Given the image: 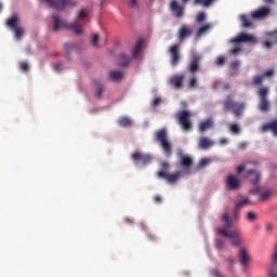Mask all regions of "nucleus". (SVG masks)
Returning <instances> with one entry per match:
<instances>
[{
  "instance_id": "1",
  "label": "nucleus",
  "mask_w": 277,
  "mask_h": 277,
  "mask_svg": "<svg viewBox=\"0 0 277 277\" xmlns=\"http://www.w3.org/2000/svg\"><path fill=\"white\" fill-rule=\"evenodd\" d=\"M53 21V31H60V29H70L76 34V36H81L83 34V24L80 22H72L68 24L66 19H63L58 15L51 16Z\"/></svg>"
},
{
  "instance_id": "2",
  "label": "nucleus",
  "mask_w": 277,
  "mask_h": 277,
  "mask_svg": "<svg viewBox=\"0 0 277 277\" xmlns=\"http://www.w3.org/2000/svg\"><path fill=\"white\" fill-rule=\"evenodd\" d=\"M155 142L160 145L162 153L167 158L172 157V142L168 137V130L166 128H161L155 132Z\"/></svg>"
},
{
  "instance_id": "3",
  "label": "nucleus",
  "mask_w": 277,
  "mask_h": 277,
  "mask_svg": "<svg viewBox=\"0 0 277 277\" xmlns=\"http://www.w3.org/2000/svg\"><path fill=\"white\" fill-rule=\"evenodd\" d=\"M256 94L260 98V103L258 104V109L263 113H267L272 107L269 103V87H260L256 91Z\"/></svg>"
},
{
  "instance_id": "4",
  "label": "nucleus",
  "mask_w": 277,
  "mask_h": 277,
  "mask_svg": "<svg viewBox=\"0 0 277 277\" xmlns=\"http://www.w3.org/2000/svg\"><path fill=\"white\" fill-rule=\"evenodd\" d=\"M230 109L233 110L234 116H236V118H239L240 116H242L243 110L246 109V103H238L233 100H226L223 103V110L230 111Z\"/></svg>"
},
{
  "instance_id": "5",
  "label": "nucleus",
  "mask_w": 277,
  "mask_h": 277,
  "mask_svg": "<svg viewBox=\"0 0 277 277\" xmlns=\"http://www.w3.org/2000/svg\"><path fill=\"white\" fill-rule=\"evenodd\" d=\"M21 18H18L17 15L11 16L6 21V27L12 29L13 34L15 35L16 40H21V37L25 35V29L23 27H19Z\"/></svg>"
},
{
  "instance_id": "6",
  "label": "nucleus",
  "mask_w": 277,
  "mask_h": 277,
  "mask_svg": "<svg viewBox=\"0 0 277 277\" xmlns=\"http://www.w3.org/2000/svg\"><path fill=\"white\" fill-rule=\"evenodd\" d=\"M216 233L221 235V237H228L232 239V246H235L236 248L241 246V235L238 230H226L224 227L216 228Z\"/></svg>"
},
{
  "instance_id": "7",
  "label": "nucleus",
  "mask_w": 277,
  "mask_h": 277,
  "mask_svg": "<svg viewBox=\"0 0 277 277\" xmlns=\"http://www.w3.org/2000/svg\"><path fill=\"white\" fill-rule=\"evenodd\" d=\"M179 124L182 127L183 131H192V113L189 110H182L176 114Z\"/></svg>"
},
{
  "instance_id": "8",
  "label": "nucleus",
  "mask_w": 277,
  "mask_h": 277,
  "mask_svg": "<svg viewBox=\"0 0 277 277\" xmlns=\"http://www.w3.org/2000/svg\"><path fill=\"white\" fill-rule=\"evenodd\" d=\"M169 54H170V62L171 66L176 67L179 66V63L181 62V45L173 44L169 48Z\"/></svg>"
},
{
  "instance_id": "9",
  "label": "nucleus",
  "mask_w": 277,
  "mask_h": 277,
  "mask_svg": "<svg viewBox=\"0 0 277 277\" xmlns=\"http://www.w3.org/2000/svg\"><path fill=\"white\" fill-rule=\"evenodd\" d=\"M200 62H202L201 54L193 53L190 56V62L187 66V70L193 74L198 72V70H200Z\"/></svg>"
},
{
  "instance_id": "10",
  "label": "nucleus",
  "mask_w": 277,
  "mask_h": 277,
  "mask_svg": "<svg viewBox=\"0 0 277 277\" xmlns=\"http://www.w3.org/2000/svg\"><path fill=\"white\" fill-rule=\"evenodd\" d=\"M132 160L134 161V163H136V166H140V163L142 166H148V163H150V161H153V156L148 155V154H142L140 151H136V153L132 154Z\"/></svg>"
},
{
  "instance_id": "11",
  "label": "nucleus",
  "mask_w": 277,
  "mask_h": 277,
  "mask_svg": "<svg viewBox=\"0 0 277 277\" xmlns=\"http://www.w3.org/2000/svg\"><path fill=\"white\" fill-rule=\"evenodd\" d=\"M75 5H77V3H75L72 0H52V2H50L49 8H53V10H66V8H75Z\"/></svg>"
},
{
  "instance_id": "12",
  "label": "nucleus",
  "mask_w": 277,
  "mask_h": 277,
  "mask_svg": "<svg viewBox=\"0 0 277 277\" xmlns=\"http://www.w3.org/2000/svg\"><path fill=\"white\" fill-rule=\"evenodd\" d=\"M177 157L180 158V166H182L187 174H189V170L192 169V166H194V159L190 156L183 154L182 150L177 151Z\"/></svg>"
},
{
  "instance_id": "13",
  "label": "nucleus",
  "mask_w": 277,
  "mask_h": 277,
  "mask_svg": "<svg viewBox=\"0 0 277 277\" xmlns=\"http://www.w3.org/2000/svg\"><path fill=\"white\" fill-rule=\"evenodd\" d=\"M169 10L172 12L175 18H183L185 16V5L179 4V1L172 0Z\"/></svg>"
},
{
  "instance_id": "14",
  "label": "nucleus",
  "mask_w": 277,
  "mask_h": 277,
  "mask_svg": "<svg viewBox=\"0 0 277 277\" xmlns=\"http://www.w3.org/2000/svg\"><path fill=\"white\" fill-rule=\"evenodd\" d=\"M233 44H239L241 42H250L251 44H256V37L250 34L241 32L237 37L230 40Z\"/></svg>"
},
{
  "instance_id": "15",
  "label": "nucleus",
  "mask_w": 277,
  "mask_h": 277,
  "mask_svg": "<svg viewBox=\"0 0 277 277\" xmlns=\"http://www.w3.org/2000/svg\"><path fill=\"white\" fill-rule=\"evenodd\" d=\"M271 15L272 9L267 6H261L251 13L252 18H254L255 21H264V18H267Z\"/></svg>"
},
{
  "instance_id": "16",
  "label": "nucleus",
  "mask_w": 277,
  "mask_h": 277,
  "mask_svg": "<svg viewBox=\"0 0 277 277\" xmlns=\"http://www.w3.org/2000/svg\"><path fill=\"white\" fill-rule=\"evenodd\" d=\"M158 176H159V179H166V181H168V183H170L172 185V184L176 183V181H179V179H181V172L168 174L163 171H159Z\"/></svg>"
},
{
  "instance_id": "17",
  "label": "nucleus",
  "mask_w": 277,
  "mask_h": 277,
  "mask_svg": "<svg viewBox=\"0 0 277 277\" xmlns=\"http://www.w3.org/2000/svg\"><path fill=\"white\" fill-rule=\"evenodd\" d=\"M238 259L242 267H248V265H250V253H248V250L240 249Z\"/></svg>"
},
{
  "instance_id": "18",
  "label": "nucleus",
  "mask_w": 277,
  "mask_h": 277,
  "mask_svg": "<svg viewBox=\"0 0 277 277\" xmlns=\"http://www.w3.org/2000/svg\"><path fill=\"white\" fill-rule=\"evenodd\" d=\"M194 34V30L189 28L187 25H183L179 30V40L183 42V40H186V38H189Z\"/></svg>"
},
{
  "instance_id": "19",
  "label": "nucleus",
  "mask_w": 277,
  "mask_h": 277,
  "mask_svg": "<svg viewBox=\"0 0 277 277\" xmlns=\"http://www.w3.org/2000/svg\"><path fill=\"white\" fill-rule=\"evenodd\" d=\"M262 131H271V133H273L274 137H277V119L271 121V122H267V123H264L262 126Z\"/></svg>"
},
{
  "instance_id": "20",
  "label": "nucleus",
  "mask_w": 277,
  "mask_h": 277,
  "mask_svg": "<svg viewBox=\"0 0 277 277\" xmlns=\"http://www.w3.org/2000/svg\"><path fill=\"white\" fill-rule=\"evenodd\" d=\"M228 189L237 190L240 187L239 180L235 175H228L226 180Z\"/></svg>"
},
{
  "instance_id": "21",
  "label": "nucleus",
  "mask_w": 277,
  "mask_h": 277,
  "mask_svg": "<svg viewBox=\"0 0 277 277\" xmlns=\"http://www.w3.org/2000/svg\"><path fill=\"white\" fill-rule=\"evenodd\" d=\"M184 79H185V75H183V74L176 75L170 79V83H171V85H174V88H176L177 90H181V88H183Z\"/></svg>"
},
{
  "instance_id": "22",
  "label": "nucleus",
  "mask_w": 277,
  "mask_h": 277,
  "mask_svg": "<svg viewBox=\"0 0 277 277\" xmlns=\"http://www.w3.org/2000/svg\"><path fill=\"white\" fill-rule=\"evenodd\" d=\"M209 129H213V119L209 118L199 123L198 131L200 133H205V131H209Z\"/></svg>"
},
{
  "instance_id": "23",
  "label": "nucleus",
  "mask_w": 277,
  "mask_h": 277,
  "mask_svg": "<svg viewBox=\"0 0 277 277\" xmlns=\"http://www.w3.org/2000/svg\"><path fill=\"white\" fill-rule=\"evenodd\" d=\"M213 141H211L209 137L207 136H202L199 140V148H201L202 150H207L208 148H211V146H213Z\"/></svg>"
},
{
  "instance_id": "24",
  "label": "nucleus",
  "mask_w": 277,
  "mask_h": 277,
  "mask_svg": "<svg viewBox=\"0 0 277 277\" xmlns=\"http://www.w3.org/2000/svg\"><path fill=\"white\" fill-rule=\"evenodd\" d=\"M252 185H256L261 181V173L256 171H248Z\"/></svg>"
},
{
  "instance_id": "25",
  "label": "nucleus",
  "mask_w": 277,
  "mask_h": 277,
  "mask_svg": "<svg viewBox=\"0 0 277 277\" xmlns=\"http://www.w3.org/2000/svg\"><path fill=\"white\" fill-rule=\"evenodd\" d=\"M252 202L250 201V198L245 197L243 199H240L236 202V211H239L242 207H249Z\"/></svg>"
},
{
  "instance_id": "26",
  "label": "nucleus",
  "mask_w": 277,
  "mask_h": 277,
  "mask_svg": "<svg viewBox=\"0 0 277 277\" xmlns=\"http://www.w3.org/2000/svg\"><path fill=\"white\" fill-rule=\"evenodd\" d=\"M144 44V40L138 39L134 48L132 49V56L137 57L140 55V51H142V47Z\"/></svg>"
},
{
  "instance_id": "27",
  "label": "nucleus",
  "mask_w": 277,
  "mask_h": 277,
  "mask_svg": "<svg viewBox=\"0 0 277 277\" xmlns=\"http://www.w3.org/2000/svg\"><path fill=\"white\" fill-rule=\"evenodd\" d=\"M211 27H213L211 24H206V25L201 26L196 31V38H200V37L205 36V34H207V31H209L211 29Z\"/></svg>"
},
{
  "instance_id": "28",
  "label": "nucleus",
  "mask_w": 277,
  "mask_h": 277,
  "mask_svg": "<svg viewBox=\"0 0 277 277\" xmlns=\"http://www.w3.org/2000/svg\"><path fill=\"white\" fill-rule=\"evenodd\" d=\"M122 77H124V74H122V71H110L109 72V79H111V81H120L122 79Z\"/></svg>"
},
{
  "instance_id": "29",
  "label": "nucleus",
  "mask_w": 277,
  "mask_h": 277,
  "mask_svg": "<svg viewBox=\"0 0 277 277\" xmlns=\"http://www.w3.org/2000/svg\"><path fill=\"white\" fill-rule=\"evenodd\" d=\"M118 124L120 127H132L133 124V121L128 118V117H121L119 120H118Z\"/></svg>"
},
{
  "instance_id": "30",
  "label": "nucleus",
  "mask_w": 277,
  "mask_h": 277,
  "mask_svg": "<svg viewBox=\"0 0 277 277\" xmlns=\"http://www.w3.org/2000/svg\"><path fill=\"white\" fill-rule=\"evenodd\" d=\"M130 62H131V56H127L126 54H120L119 55L120 66H129Z\"/></svg>"
},
{
  "instance_id": "31",
  "label": "nucleus",
  "mask_w": 277,
  "mask_h": 277,
  "mask_svg": "<svg viewBox=\"0 0 277 277\" xmlns=\"http://www.w3.org/2000/svg\"><path fill=\"white\" fill-rule=\"evenodd\" d=\"M215 0H194V5H203V8H210Z\"/></svg>"
},
{
  "instance_id": "32",
  "label": "nucleus",
  "mask_w": 277,
  "mask_h": 277,
  "mask_svg": "<svg viewBox=\"0 0 277 277\" xmlns=\"http://www.w3.org/2000/svg\"><path fill=\"white\" fill-rule=\"evenodd\" d=\"M240 22L242 27H252V22L250 21V18L248 17V15H240Z\"/></svg>"
},
{
  "instance_id": "33",
  "label": "nucleus",
  "mask_w": 277,
  "mask_h": 277,
  "mask_svg": "<svg viewBox=\"0 0 277 277\" xmlns=\"http://www.w3.org/2000/svg\"><path fill=\"white\" fill-rule=\"evenodd\" d=\"M266 38L271 42L277 44V29L274 31L266 32Z\"/></svg>"
},
{
  "instance_id": "34",
  "label": "nucleus",
  "mask_w": 277,
  "mask_h": 277,
  "mask_svg": "<svg viewBox=\"0 0 277 277\" xmlns=\"http://www.w3.org/2000/svg\"><path fill=\"white\" fill-rule=\"evenodd\" d=\"M263 77V75L254 76L252 79V85H263V81H265V78Z\"/></svg>"
},
{
  "instance_id": "35",
  "label": "nucleus",
  "mask_w": 277,
  "mask_h": 277,
  "mask_svg": "<svg viewBox=\"0 0 277 277\" xmlns=\"http://www.w3.org/2000/svg\"><path fill=\"white\" fill-rule=\"evenodd\" d=\"M103 92H105V87H103V84L101 82H97L96 83V93H95L96 98H102Z\"/></svg>"
},
{
  "instance_id": "36",
  "label": "nucleus",
  "mask_w": 277,
  "mask_h": 277,
  "mask_svg": "<svg viewBox=\"0 0 277 277\" xmlns=\"http://www.w3.org/2000/svg\"><path fill=\"white\" fill-rule=\"evenodd\" d=\"M222 220L224 221L225 230L226 228H230V226H233V222L230 221L228 214H223Z\"/></svg>"
},
{
  "instance_id": "37",
  "label": "nucleus",
  "mask_w": 277,
  "mask_h": 277,
  "mask_svg": "<svg viewBox=\"0 0 277 277\" xmlns=\"http://www.w3.org/2000/svg\"><path fill=\"white\" fill-rule=\"evenodd\" d=\"M272 198V190H265L264 193L260 194V200L265 202V200H269Z\"/></svg>"
},
{
  "instance_id": "38",
  "label": "nucleus",
  "mask_w": 277,
  "mask_h": 277,
  "mask_svg": "<svg viewBox=\"0 0 277 277\" xmlns=\"http://www.w3.org/2000/svg\"><path fill=\"white\" fill-rule=\"evenodd\" d=\"M258 217L256 213L252 211L247 212L246 220H248V222H256Z\"/></svg>"
},
{
  "instance_id": "39",
  "label": "nucleus",
  "mask_w": 277,
  "mask_h": 277,
  "mask_svg": "<svg viewBox=\"0 0 277 277\" xmlns=\"http://www.w3.org/2000/svg\"><path fill=\"white\" fill-rule=\"evenodd\" d=\"M269 277H277V264L272 263L271 268L268 271Z\"/></svg>"
},
{
  "instance_id": "40",
  "label": "nucleus",
  "mask_w": 277,
  "mask_h": 277,
  "mask_svg": "<svg viewBox=\"0 0 277 277\" xmlns=\"http://www.w3.org/2000/svg\"><path fill=\"white\" fill-rule=\"evenodd\" d=\"M229 131L232 132V133H241V128H239V124H237V123H230L229 124Z\"/></svg>"
},
{
  "instance_id": "41",
  "label": "nucleus",
  "mask_w": 277,
  "mask_h": 277,
  "mask_svg": "<svg viewBox=\"0 0 277 277\" xmlns=\"http://www.w3.org/2000/svg\"><path fill=\"white\" fill-rule=\"evenodd\" d=\"M214 246L216 250H224L225 242L222 239H216Z\"/></svg>"
},
{
  "instance_id": "42",
  "label": "nucleus",
  "mask_w": 277,
  "mask_h": 277,
  "mask_svg": "<svg viewBox=\"0 0 277 277\" xmlns=\"http://www.w3.org/2000/svg\"><path fill=\"white\" fill-rule=\"evenodd\" d=\"M188 88H198V79L196 77L188 80Z\"/></svg>"
},
{
  "instance_id": "43",
  "label": "nucleus",
  "mask_w": 277,
  "mask_h": 277,
  "mask_svg": "<svg viewBox=\"0 0 277 277\" xmlns=\"http://www.w3.org/2000/svg\"><path fill=\"white\" fill-rule=\"evenodd\" d=\"M209 163H211V159L209 158H202L199 161L198 168H206V166H209Z\"/></svg>"
},
{
  "instance_id": "44",
  "label": "nucleus",
  "mask_w": 277,
  "mask_h": 277,
  "mask_svg": "<svg viewBox=\"0 0 277 277\" xmlns=\"http://www.w3.org/2000/svg\"><path fill=\"white\" fill-rule=\"evenodd\" d=\"M206 19L207 14L205 12H200L196 17L197 23H205Z\"/></svg>"
},
{
  "instance_id": "45",
  "label": "nucleus",
  "mask_w": 277,
  "mask_h": 277,
  "mask_svg": "<svg viewBox=\"0 0 277 277\" xmlns=\"http://www.w3.org/2000/svg\"><path fill=\"white\" fill-rule=\"evenodd\" d=\"M274 42L269 41V39L263 41L262 45L264 49H267V51H271L272 47H274Z\"/></svg>"
},
{
  "instance_id": "46",
  "label": "nucleus",
  "mask_w": 277,
  "mask_h": 277,
  "mask_svg": "<svg viewBox=\"0 0 277 277\" xmlns=\"http://www.w3.org/2000/svg\"><path fill=\"white\" fill-rule=\"evenodd\" d=\"M88 17V12H85V10H80L78 12V15H77V18L78 21H83V18H87Z\"/></svg>"
},
{
  "instance_id": "47",
  "label": "nucleus",
  "mask_w": 277,
  "mask_h": 277,
  "mask_svg": "<svg viewBox=\"0 0 277 277\" xmlns=\"http://www.w3.org/2000/svg\"><path fill=\"white\" fill-rule=\"evenodd\" d=\"M239 66H241V63L239 61H233L229 64L230 70H237L239 68Z\"/></svg>"
},
{
  "instance_id": "48",
  "label": "nucleus",
  "mask_w": 277,
  "mask_h": 277,
  "mask_svg": "<svg viewBox=\"0 0 277 277\" xmlns=\"http://www.w3.org/2000/svg\"><path fill=\"white\" fill-rule=\"evenodd\" d=\"M19 68L23 70V72H28L29 71V64L27 62H21L19 63Z\"/></svg>"
},
{
  "instance_id": "49",
  "label": "nucleus",
  "mask_w": 277,
  "mask_h": 277,
  "mask_svg": "<svg viewBox=\"0 0 277 277\" xmlns=\"http://www.w3.org/2000/svg\"><path fill=\"white\" fill-rule=\"evenodd\" d=\"M98 40H101V35L98 34L93 35V38H92L93 47H98Z\"/></svg>"
},
{
  "instance_id": "50",
  "label": "nucleus",
  "mask_w": 277,
  "mask_h": 277,
  "mask_svg": "<svg viewBox=\"0 0 277 277\" xmlns=\"http://www.w3.org/2000/svg\"><path fill=\"white\" fill-rule=\"evenodd\" d=\"M226 58L224 56H219L215 61L216 66H224Z\"/></svg>"
},
{
  "instance_id": "51",
  "label": "nucleus",
  "mask_w": 277,
  "mask_h": 277,
  "mask_svg": "<svg viewBox=\"0 0 277 277\" xmlns=\"http://www.w3.org/2000/svg\"><path fill=\"white\" fill-rule=\"evenodd\" d=\"M237 53H241V47L240 45L229 50V55H237Z\"/></svg>"
},
{
  "instance_id": "52",
  "label": "nucleus",
  "mask_w": 277,
  "mask_h": 277,
  "mask_svg": "<svg viewBox=\"0 0 277 277\" xmlns=\"http://www.w3.org/2000/svg\"><path fill=\"white\" fill-rule=\"evenodd\" d=\"M262 77L265 79L266 77H274V69H268L264 74H262Z\"/></svg>"
},
{
  "instance_id": "53",
  "label": "nucleus",
  "mask_w": 277,
  "mask_h": 277,
  "mask_svg": "<svg viewBox=\"0 0 277 277\" xmlns=\"http://www.w3.org/2000/svg\"><path fill=\"white\" fill-rule=\"evenodd\" d=\"M158 105H161V97L157 96L153 101V107H158Z\"/></svg>"
},
{
  "instance_id": "54",
  "label": "nucleus",
  "mask_w": 277,
  "mask_h": 277,
  "mask_svg": "<svg viewBox=\"0 0 277 277\" xmlns=\"http://www.w3.org/2000/svg\"><path fill=\"white\" fill-rule=\"evenodd\" d=\"M64 47H65V51L68 52L71 49H75V43H65Z\"/></svg>"
},
{
  "instance_id": "55",
  "label": "nucleus",
  "mask_w": 277,
  "mask_h": 277,
  "mask_svg": "<svg viewBox=\"0 0 277 277\" xmlns=\"http://www.w3.org/2000/svg\"><path fill=\"white\" fill-rule=\"evenodd\" d=\"M161 201H162V199H161L160 196H155L154 197V202H156V205H161Z\"/></svg>"
},
{
  "instance_id": "56",
  "label": "nucleus",
  "mask_w": 277,
  "mask_h": 277,
  "mask_svg": "<svg viewBox=\"0 0 277 277\" xmlns=\"http://www.w3.org/2000/svg\"><path fill=\"white\" fill-rule=\"evenodd\" d=\"M272 263L277 264V246H276L275 252H274V254H273V262H272Z\"/></svg>"
},
{
  "instance_id": "57",
  "label": "nucleus",
  "mask_w": 277,
  "mask_h": 277,
  "mask_svg": "<svg viewBox=\"0 0 277 277\" xmlns=\"http://www.w3.org/2000/svg\"><path fill=\"white\" fill-rule=\"evenodd\" d=\"M245 170H246V166H243V164H240V166L237 168L238 174H241V172H243Z\"/></svg>"
},
{
  "instance_id": "58",
  "label": "nucleus",
  "mask_w": 277,
  "mask_h": 277,
  "mask_svg": "<svg viewBox=\"0 0 277 277\" xmlns=\"http://www.w3.org/2000/svg\"><path fill=\"white\" fill-rule=\"evenodd\" d=\"M147 237L150 239V241H157V237L153 234H148Z\"/></svg>"
},
{
  "instance_id": "59",
  "label": "nucleus",
  "mask_w": 277,
  "mask_h": 277,
  "mask_svg": "<svg viewBox=\"0 0 277 277\" xmlns=\"http://www.w3.org/2000/svg\"><path fill=\"white\" fill-rule=\"evenodd\" d=\"M130 6L135 8L137 5V0H130Z\"/></svg>"
},
{
  "instance_id": "60",
  "label": "nucleus",
  "mask_w": 277,
  "mask_h": 277,
  "mask_svg": "<svg viewBox=\"0 0 277 277\" xmlns=\"http://www.w3.org/2000/svg\"><path fill=\"white\" fill-rule=\"evenodd\" d=\"M54 70H62V63H57L54 65Z\"/></svg>"
},
{
  "instance_id": "61",
  "label": "nucleus",
  "mask_w": 277,
  "mask_h": 277,
  "mask_svg": "<svg viewBox=\"0 0 277 277\" xmlns=\"http://www.w3.org/2000/svg\"><path fill=\"white\" fill-rule=\"evenodd\" d=\"M219 142H220L221 146L228 144V140H226V138H221Z\"/></svg>"
},
{
  "instance_id": "62",
  "label": "nucleus",
  "mask_w": 277,
  "mask_h": 277,
  "mask_svg": "<svg viewBox=\"0 0 277 277\" xmlns=\"http://www.w3.org/2000/svg\"><path fill=\"white\" fill-rule=\"evenodd\" d=\"M161 168H163V170H168V168H170V164L168 162H162Z\"/></svg>"
},
{
  "instance_id": "63",
  "label": "nucleus",
  "mask_w": 277,
  "mask_h": 277,
  "mask_svg": "<svg viewBox=\"0 0 277 277\" xmlns=\"http://www.w3.org/2000/svg\"><path fill=\"white\" fill-rule=\"evenodd\" d=\"M124 222H126V224H133V219H131V217H126V219H124Z\"/></svg>"
},
{
  "instance_id": "64",
  "label": "nucleus",
  "mask_w": 277,
  "mask_h": 277,
  "mask_svg": "<svg viewBox=\"0 0 277 277\" xmlns=\"http://www.w3.org/2000/svg\"><path fill=\"white\" fill-rule=\"evenodd\" d=\"M260 193H261V188L259 187L251 190V194H260Z\"/></svg>"
}]
</instances>
